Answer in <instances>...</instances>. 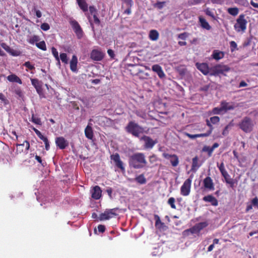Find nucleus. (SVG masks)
Segmentation results:
<instances>
[{"label": "nucleus", "mask_w": 258, "mask_h": 258, "mask_svg": "<svg viewBox=\"0 0 258 258\" xmlns=\"http://www.w3.org/2000/svg\"><path fill=\"white\" fill-rule=\"evenodd\" d=\"M147 162L143 153H137L130 157L128 160L129 166L134 169L144 168Z\"/></svg>", "instance_id": "f257e3e1"}, {"label": "nucleus", "mask_w": 258, "mask_h": 258, "mask_svg": "<svg viewBox=\"0 0 258 258\" xmlns=\"http://www.w3.org/2000/svg\"><path fill=\"white\" fill-rule=\"evenodd\" d=\"M126 131L135 137H139L140 135L144 133V128L134 121H130L125 127Z\"/></svg>", "instance_id": "f03ea898"}, {"label": "nucleus", "mask_w": 258, "mask_h": 258, "mask_svg": "<svg viewBox=\"0 0 258 258\" xmlns=\"http://www.w3.org/2000/svg\"><path fill=\"white\" fill-rule=\"evenodd\" d=\"M238 126L244 133H250L252 131L253 127L252 120L249 117H244L239 123Z\"/></svg>", "instance_id": "7ed1b4c3"}, {"label": "nucleus", "mask_w": 258, "mask_h": 258, "mask_svg": "<svg viewBox=\"0 0 258 258\" xmlns=\"http://www.w3.org/2000/svg\"><path fill=\"white\" fill-rule=\"evenodd\" d=\"M247 21L245 19V15L241 14L236 20V23L234 26L235 30L239 32H244L246 29Z\"/></svg>", "instance_id": "20e7f679"}, {"label": "nucleus", "mask_w": 258, "mask_h": 258, "mask_svg": "<svg viewBox=\"0 0 258 258\" xmlns=\"http://www.w3.org/2000/svg\"><path fill=\"white\" fill-rule=\"evenodd\" d=\"M117 210L118 208L106 209L103 213H102L99 215V220H107L116 217L117 215V213H116V211Z\"/></svg>", "instance_id": "39448f33"}, {"label": "nucleus", "mask_w": 258, "mask_h": 258, "mask_svg": "<svg viewBox=\"0 0 258 258\" xmlns=\"http://www.w3.org/2000/svg\"><path fill=\"white\" fill-rule=\"evenodd\" d=\"M229 70L230 68L227 66L218 64L210 69V75L217 76L219 74H223Z\"/></svg>", "instance_id": "423d86ee"}, {"label": "nucleus", "mask_w": 258, "mask_h": 258, "mask_svg": "<svg viewBox=\"0 0 258 258\" xmlns=\"http://www.w3.org/2000/svg\"><path fill=\"white\" fill-rule=\"evenodd\" d=\"M105 53L99 49H93L90 53V58L94 61L102 60L105 56Z\"/></svg>", "instance_id": "0eeeda50"}, {"label": "nucleus", "mask_w": 258, "mask_h": 258, "mask_svg": "<svg viewBox=\"0 0 258 258\" xmlns=\"http://www.w3.org/2000/svg\"><path fill=\"white\" fill-rule=\"evenodd\" d=\"M206 124L210 127V130L206 133L200 134H195V135H190L189 134L187 133V136L189 137L190 139H194L198 137H208L211 135L213 130V127L212 125L211 124L210 121L207 119H206Z\"/></svg>", "instance_id": "6e6552de"}, {"label": "nucleus", "mask_w": 258, "mask_h": 258, "mask_svg": "<svg viewBox=\"0 0 258 258\" xmlns=\"http://www.w3.org/2000/svg\"><path fill=\"white\" fill-rule=\"evenodd\" d=\"M191 180L189 178L187 179L184 182L180 188V193L184 196H187L189 194L190 191Z\"/></svg>", "instance_id": "1a4fd4ad"}, {"label": "nucleus", "mask_w": 258, "mask_h": 258, "mask_svg": "<svg viewBox=\"0 0 258 258\" xmlns=\"http://www.w3.org/2000/svg\"><path fill=\"white\" fill-rule=\"evenodd\" d=\"M110 158L115 163V166L119 168L121 171H124L125 168L123 166L122 161L120 160V156L118 153H116L110 156Z\"/></svg>", "instance_id": "9d476101"}, {"label": "nucleus", "mask_w": 258, "mask_h": 258, "mask_svg": "<svg viewBox=\"0 0 258 258\" xmlns=\"http://www.w3.org/2000/svg\"><path fill=\"white\" fill-rule=\"evenodd\" d=\"M70 24L71 25L78 38L79 39L82 38L83 36V32L78 22L74 20L70 21Z\"/></svg>", "instance_id": "9b49d317"}, {"label": "nucleus", "mask_w": 258, "mask_h": 258, "mask_svg": "<svg viewBox=\"0 0 258 258\" xmlns=\"http://www.w3.org/2000/svg\"><path fill=\"white\" fill-rule=\"evenodd\" d=\"M140 140L144 141V148L146 149H152L157 143L156 141H154L150 137L147 136H143Z\"/></svg>", "instance_id": "f8f14e48"}, {"label": "nucleus", "mask_w": 258, "mask_h": 258, "mask_svg": "<svg viewBox=\"0 0 258 258\" xmlns=\"http://www.w3.org/2000/svg\"><path fill=\"white\" fill-rule=\"evenodd\" d=\"M196 66L204 75H207L209 73L210 74V70L207 63L197 62Z\"/></svg>", "instance_id": "ddd939ff"}, {"label": "nucleus", "mask_w": 258, "mask_h": 258, "mask_svg": "<svg viewBox=\"0 0 258 258\" xmlns=\"http://www.w3.org/2000/svg\"><path fill=\"white\" fill-rule=\"evenodd\" d=\"M221 106H222V109H223L225 112L229 110H234L236 107L235 105V103L233 102H227L226 101H222Z\"/></svg>", "instance_id": "4468645a"}, {"label": "nucleus", "mask_w": 258, "mask_h": 258, "mask_svg": "<svg viewBox=\"0 0 258 258\" xmlns=\"http://www.w3.org/2000/svg\"><path fill=\"white\" fill-rule=\"evenodd\" d=\"M55 143L60 149H64L68 146V142L62 137L56 138L55 139Z\"/></svg>", "instance_id": "2eb2a0df"}, {"label": "nucleus", "mask_w": 258, "mask_h": 258, "mask_svg": "<svg viewBox=\"0 0 258 258\" xmlns=\"http://www.w3.org/2000/svg\"><path fill=\"white\" fill-rule=\"evenodd\" d=\"M219 146V144L218 143H215L211 147L206 145L204 146L202 151L203 152L207 153L209 157H211L214 149L218 148Z\"/></svg>", "instance_id": "dca6fc26"}, {"label": "nucleus", "mask_w": 258, "mask_h": 258, "mask_svg": "<svg viewBox=\"0 0 258 258\" xmlns=\"http://www.w3.org/2000/svg\"><path fill=\"white\" fill-rule=\"evenodd\" d=\"M102 195V190L98 185H96L91 190V197L95 200H99Z\"/></svg>", "instance_id": "f3484780"}, {"label": "nucleus", "mask_w": 258, "mask_h": 258, "mask_svg": "<svg viewBox=\"0 0 258 258\" xmlns=\"http://www.w3.org/2000/svg\"><path fill=\"white\" fill-rule=\"evenodd\" d=\"M163 156L165 159L169 160L173 166H176L177 165V156L175 155H171L164 153L163 154Z\"/></svg>", "instance_id": "a211bd4d"}, {"label": "nucleus", "mask_w": 258, "mask_h": 258, "mask_svg": "<svg viewBox=\"0 0 258 258\" xmlns=\"http://www.w3.org/2000/svg\"><path fill=\"white\" fill-rule=\"evenodd\" d=\"M204 186L205 188L210 190L214 189V185L212 178L209 177H206L203 180Z\"/></svg>", "instance_id": "6ab92c4d"}, {"label": "nucleus", "mask_w": 258, "mask_h": 258, "mask_svg": "<svg viewBox=\"0 0 258 258\" xmlns=\"http://www.w3.org/2000/svg\"><path fill=\"white\" fill-rule=\"evenodd\" d=\"M203 200L204 201L206 202H209L211 204V205L213 206H217L218 205V201L216 199V198H215L212 195H209L206 196H205Z\"/></svg>", "instance_id": "aec40b11"}, {"label": "nucleus", "mask_w": 258, "mask_h": 258, "mask_svg": "<svg viewBox=\"0 0 258 258\" xmlns=\"http://www.w3.org/2000/svg\"><path fill=\"white\" fill-rule=\"evenodd\" d=\"M153 71L156 72L159 78H163L165 77V74L162 69V68L159 64H154L152 66Z\"/></svg>", "instance_id": "412c9836"}, {"label": "nucleus", "mask_w": 258, "mask_h": 258, "mask_svg": "<svg viewBox=\"0 0 258 258\" xmlns=\"http://www.w3.org/2000/svg\"><path fill=\"white\" fill-rule=\"evenodd\" d=\"M77 57L75 55H74L70 61V69L72 72H75L77 71Z\"/></svg>", "instance_id": "4be33fe9"}, {"label": "nucleus", "mask_w": 258, "mask_h": 258, "mask_svg": "<svg viewBox=\"0 0 258 258\" xmlns=\"http://www.w3.org/2000/svg\"><path fill=\"white\" fill-rule=\"evenodd\" d=\"M212 57L217 60H218L220 59H222L224 56V53L223 51L218 50H214L213 51V53L212 54Z\"/></svg>", "instance_id": "5701e85b"}, {"label": "nucleus", "mask_w": 258, "mask_h": 258, "mask_svg": "<svg viewBox=\"0 0 258 258\" xmlns=\"http://www.w3.org/2000/svg\"><path fill=\"white\" fill-rule=\"evenodd\" d=\"M85 135L87 138L92 140L93 138V132L91 126L88 125L85 129Z\"/></svg>", "instance_id": "b1692460"}, {"label": "nucleus", "mask_w": 258, "mask_h": 258, "mask_svg": "<svg viewBox=\"0 0 258 258\" xmlns=\"http://www.w3.org/2000/svg\"><path fill=\"white\" fill-rule=\"evenodd\" d=\"M159 34L156 30H151L149 32V37L152 41H156L158 39Z\"/></svg>", "instance_id": "393cba45"}, {"label": "nucleus", "mask_w": 258, "mask_h": 258, "mask_svg": "<svg viewBox=\"0 0 258 258\" xmlns=\"http://www.w3.org/2000/svg\"><path fill=\"white\" fill-rule=\"evenodd\" d=\"M7 79L11 82H16L19 84H22V82L20 78L15 74H11L8 76Z\"/></svg>", "instance_id": "a878e982"}, {"label": "nucleus", "mask_w": 258, "mask_h": 258, "mask_svg": "<svg viewBox=\"0 0 258 258\" xmlns=\"http://www.w3.org/2000/svg\"><path fill=\"white\" fill-rule=\"evenodd\" d=\"M198 157L196 156L192 159V165L191 170L192 171L196 172L198 169L200 167V165L198 163Z\"/></svg>", "instance_id": "bb28decb"}, {"label": "nucleus", "mask_w": 258, "mask_h": 258, "mask_svg": "<svg viewBox=\"0 0 258 258\" xmlns=\"http://www.w3.org/2000/svg\"><path fill=\"white\" fill-rule=\"evenodd\" d=\"M222 176L224 178L226 183L229 184L231 188H233L235 182L234 179L230 178V176L229 175V174L228 173L226 175H224Z\"/></svg>", "instance_id": "cd10ccee"}, {"label": "nucleus", "mask_w": 258, "mask_h": 258, "mask_svg": "<svg viewBox=\"0 0 258 258\" xmlns=\"http://www.w3.org/2000/svg\"><path fill=\"white\" fill-rule=\"evenodd\" d=\"M199 21L202 28L209 30L211 29V26L209 25L208 22L203 18L200 17Z\"/></svg>", "instance_id": "c85d7f7f"}, {"label": "nucleus", "mask_w": 258, "mask_h": 258, "mask_svg": "<svg viewBox=\"0 0 258 258\" xmlns=\"http://www.w3.org/2000/svg\"><path fill=\"white\" fill-rule=\"evenodd\" d=\"M80 9L83 12H87L88 9V5L85 0H77Z\"/></svg>", "instance_id": "c756f323"}, {"label": "nucleus", "mask_w": 258, "mask_h": 258, "mask_svg": "<svg viewBox=\"0 0 258 258\" xmlns=\"http://www.w3.org/2000/svg\"><path fill=\"white\" fill-rule=\"evenodd\" d=\"M135 180L137 182L140 184H145L147 182V180L143 174H140L136 177Z\"/></svg>", "instance_id": "7c9ffc66"}, {"label": "nucleus", "mask_w": 258, "mask_h": 258, "mask_svg": "<svg viewBox=\"0 0 258 258\" xmlns=\"http://www.w3.org/2000/svg\"><path fill=\"white\" fill-rule=\"evenodd\" d=\"M217 166L222 176L228 174V172L225 168L224 164L223 162H221L220 164L217 163Z\"/></svg>", "instance_id": "2f4dec72"}, {"label": "nucleus", "mask_w": 258, "mask_h": 258, "mask_svg": "<svg viewBox=\"0 0 258 258\" xmlns=\"http://www.w3.org/2000/svg\"><path fill=\"white\" fill-rule=\"evenodd\" d=\"M208 224L207 222H200L195 225V226H196V228L198 229L199 232H200V231L204 228L208 226Z\"/></svg>", "instance_id": "473e14b6"}, {"label": "nucleus", "mask_w": 258, "mask_h": 258, "mask_svg": "<svg viewBox=\"0 0 258 258\" xmlns=\"http://www.w3.org/2000/svg\"><path fill=\"white\" fill-rule=\"evenodd\" d=\"M39 40L40 38L38 36L34 35L28 39V42L31 44H34L35 43H37Z\"/></svg>", "instance_id": "72a5a7b5"}, {"label": "nucleus", "mask_w": 258, "mask_h": 258, "mask_svg": "<svg viewBox=\"0 0 258 258\" xmlns=\"http://www.w3.org/2000/svg\"><path fill=\"white\" fill-rule=\"evenodd\" d=\"M31 121L36 124L42 125L40 118L35 115L34 114L32 115Z\"/></svg>", "instance_id": "f704fd0d"}, {"label": "nucleus", "mask_w": 258, "mask_h": 258, "mask_svg": "<svg viewBox=\"0 0 258 258\" xmlns=\"http://www.w3.org/2000/svg\"><path fill=\"white\" fill-rule=\"evenodd\" d=\"M228 13L233 16H235L238 15L239 10L237 8H229L227 10Z\"/></svg>", "instance_id": "c9c22d12"}, {"label": "nucleus", "mask_w": 258, "mask_h": 258, "mask_svg": "<svg viewBox=\"0 0 258 258\" xmlns=\"http://www.w3.org/2000/svg\"><path fill=\"white\" fill-rule=\"evenodd\" d=\"M31 81L35 89L42 86V82L37 79H31Z\"/></svg>", "instance_id": "e433bc0d"}, {"label": "nucleus", "mask_w": 258, "mask_h": 258, "mask_svg": "<svg viewBox=\"0 0 258 258\" xmlns=\"http://www.w3.org/2000/svg\"><path fill=\"white\" fill-rule=\"evenodd\" d=\"M36 46L40 49L45 51L47 49L46 44L44 41H41L36 43Z\"/></svg>", "instance_id": "4c0bfd02"}, {"label": "nucleus", "mask_w": 258, "mask_h": 258, "mask_svg": "<svg viewBox=\"0 0 258 258\" xmlns=\"http://www.w3.org/2000/svg\"><path fill=\"white\" fill-rule=\"evenodd\" d=\"M208 120L210 121L211 125L212 123L213 124H215L218 123L220 121V118L217 116H214L210 117V120Z\"/></svg>", "instance_id": "58836bf2"}, {"label": "nucleus", "mask_w": 258, "mask_h": 258, "mask_svg": "<svg viewBox=\"0 0 258 258\" xmlns=\"http://www.w3.org/2000/svg\"><path fill=\"white\" fill-rule=\"evenodd\" d=\"M40 139L44 142L45 148L46 150H47V151L49 150V148H50V146H49L48 140L47 138V137H44L43 136L42 138H40Z\"/></svg>", "instance_id": "ea45409f"}, {"label": "nucleus", "mask_w": 258, "mask_h": 258, "mask_svg": "<svg viewBox=\"0 0 258 258\" xmlns=\"http://www.w3.org/2000/svg\"><path fill=\"white\" fill-rule=\"evenodd\" d=\"M59 56L62 62L64 63L65 64H67L68 63V59L66 53H61L60 54Z\"/></svg>", "instance_id": "a19ab883"}, {"label": "nucleus", "mask_w": 258, "mask_h": 258, "mask_svg": "<svg viewBox=\"0 0 258 258\" xmlns=\"http://www.w3.org/2000/svg\"><path fill=\"white\" fill-rule=\"evenodd\" d=\"M186 232H190L191 234H199L200 232L198 231V229L196 228V226L194 225L189 229L185 231Z\"/></svg>", "instance_id": "79ce46f5"}, {"label": "nucleus", "mask_w": 258, "mask_h": 258, "mask_svg": "<svg viewBox=\"0 0 258 258\" xmlns=\"http://www.w3.org/2000/svg\"><path fill=\"white\" fill-rule=\"evenodd\" d=\"M205 13L207 15L211 17L213 20H216L217 18L215 17L214 13L212 12L209 9H207L205 10Z\"/></svg>", "instance_id": "37998d69"}, {"label": "nucleus", "mask_w": 258, "mask_h": 258, "mask_svg": "<svg viewBox=\"0 0 258 258\" xmlns=\"http://www.w3.org/2000/svg\"><path fill=\"white\" fill-rule=\"evenodd\" d=\"M51 51H52V53L54 57L55 58V59L57 61H59V56H58V53L57 49L55 48H54V47H52L51 48Z\"/></svg>", "instance_id": "c03bdc74"}, {"label": "nucleus", "mask_w": 258, "mask_h": 258, "mask_svg": "<svg viewBox=\"0 0 258 258\" xmlns=\"http://www.w3.org/2000/svg\"><path fill=\"white\" fill-rule=\"evenodd\" d=\"M230 50L231 52H233L235 49H238L236 43L234 41L230 42Z\"/></svg>", "instance_id": "a18cd8bd"}, {"label": "nucleus", "mask_w": 258, "mask_h": 258, "mask_svg": "<svg viewBox=\"0 0 258 258\" xmlns=\"http://www.w3.org/2000/svg\"><path fill=\"white\" fill-rule=\"evenodd\" d=\"M37 93L39 94L40 98L44 97V94L43 91L42 86L35 89Z\"/></svg>", "instance_id": "49530a36"}, {"label": "nucleus", "mask_w": 258, "mask_h": 258, "mask_svg": "<svg viewBox=\"0 0 258 258\" xmlns=\"http://www.w3.org/2000/svg\"><path fill=\"white\" fill-rule=\"evenodd\" d=\"M223 111V109H222V106L220 108L219 107H215L213 109L212 112L214 114H220L221 112Z\"/></svg>", "instance_id": "de8ad7c7"}, {"label": "nucleus", "mask_w": 258, "mask_h": 258, "mask_svg": "<svg viewBox=\"0 0 258 258\" xmlns=\"http://www.w3.org/2000/svg\"><path fill=\"white\" fill-rule=\"evenodd\" d=\"M24 146V143L20 144H17L16 152L18 153H21L23 151V147Z\"/></svg>", "instance_id": "09e8293b"}, {"label": "nucleus", "mask_w": 258, "mask_h": 258, "mask_svg": "<svg viewBox=\"0 0 258 258\" xmlns=\"http://www.w3.org/2000/svg\"><path fill=\"white\" fill-rule=\"evenodd\" d=\"M175 199L174 198H170L168 199V203L171 206V207L173 209H176L175 205L174 204Z\"/></svg>", "instance_id": "8fccbe9b"}, {"label": "nucleus", "mask_w": 258, "mask_h": 258, "mask_svg": "<svg viewBox=\"0 0 258 258\" xmlns=\"http://www.w3.org/2000/svg\"><path fill=\"white\" fill-rule=\"evenodd\" d=\"M23 66L29 69L30 70H33L35 69V67L34 65L31 64L30 61H26L24 64Z\"/></svg>", "instance_id": "3c124183"}, {"label": "nucleus", "mask_w": 258, "mask_h": 258, "mask_svg": "<svg viewBox=\"0 0 258 258\" xmlns=\"http://www.w3.org/2000/svg\"><path fill=\"white\" fill-rule=\"evenodd\" d=\"M14 92L15 93V94H16L19 97H22L23 96L22 91L21 89L19 88H16L14 90Z\"/></svg>", "instance_id": "603ef678"}, {"label": "nucleus", "mask_w": 258, "mask_h": 258, "mask_svg": "<svg viewBox=\"0 0 258 258\" xmlns=\"http://www.w3.org/2000/svg\"><path fill=\"white\" fill-rule=\"evenodd\" d=\"M40 28L43 31H46L50 29V26L48 23H43L41 25Z\"/></svg>", "instance_id": "864d4df0"}, {"label": "nucleus", "mask_w": 258, "mask_h": 258, "mask_svg": "<svg viewBox=\"0 0 258 258\" xmlns=\"http://www.w3.org/2000/svg\"><path fill=\"white\" fill-rule=\"evenodd\" d=\"M251 205L258 209V198L256 197L251 200Z\"/></svg>", "instance_id": "5fc2aeb1"}, {"label": "nucleus", "mask_w": 258, "mask_h": 258, "mask_svg": "<svg viewBox=\"0 0 258 258\" xmlns=\"http://www.w3.org/2000/svg\"><path fill=\"white\" fill-rule=\"evenodd\" d=\"M165 2H157L156 3L154 6L158 8V9H161L163 8L164 5H165Z\"/></svg>", "instance_id": "6e6d98bb"}, {"label": "nucleus", "mask_w": 258, "mask_h": 258, "mask_svg": "<svg viewBox=\"0 0 258 258\" xmlns=\"http://www.w3.org/2000/svg\"><path fill=\"white\" fill-rule=\"evenodd\" d=\"M35 159L39 163H40L43 166H44L46 164V163L45 162H43L42 160L41 159V158L38 155H35Z\"/></svg>", "instance_id": "4d7b16f0"}, {"label": "nucleus", "mask_w": 258, "mask_h": 258, "mask_svg": "<svg viewBox=\"0 0 258 258\" xmlns=\"http://www.w3.org/2000/svg\"><path fill=\"white\" fill-rule=\"evenodd\" d=\"M106 229L105 226L103 225L100 224L98 226V231L100 233H103Z\"/></svg>", "instance_id": "13d9d810"}, {"label": "nucleus", "mask_w": 258, "mask_h": 258, "mask_svg": "<svg viewBox=\"0 0 258 258\" xmlns=\"http://www.w3.org/2000/svg\"><path fill=\"white\" fill-rule=\"evenodd\" d=\"M121 1L124 3L126 6L132 7L133 2L132 0H121Z\"/></svg>", "instance_id": "bf43d9fd"}, {"label": "nucleus", "mask_w": 258, "mask_h": 258, "mask_svg": "<svg viewBox=\"0 0 258 258\" xmlns=\"http://www.w3.org/2000/svg\"><path fill=\"white\" fill-rule=\"evenodd\" d=\"M32 128L40 139L43 136V135H42L41 133L34 127H32Z\"/></svg>", "instance_id": "052dcab7"}, {"label": "nucleus", "mask_w": 258, "mask_h": 258, "mask_svg": "<svg viewBox=\"0 0 258 258\" xmlns=\"http://www.w3.org/2000/svg\"><path fill=\"white\" fill-rule=\"evenodd\" d=\"M93 18H94V23L96 25H99L100 24V21L99 19L97 17L96 14H94L93 15Z\"/></svg>", "instance_id": "680f3d73"}, {"label": "nucleus", "mask_w": 258, "mask_h": 258, "mask_svg": "<svg viewBox=\"0 0 258 258\" xmlns=\"http://www.w3.org/2000/svg\"><path fill=\"white\" fill-rule=\"evenodd\" d=\"M155 219L156 220V222H155L156 226H157L158 225V224H163L160 220V217L158 215H155Z\"/></svg>", "instance_id": "e2e57ef3"}, {"label": "nucleus", "mask_w": 258, "mask_h": 258, "mask_svg": "<svg viewBox=\"0 0 258 258\" xmlns=\"http://www.w3.org/2000/svg\"><path fill=\"white\" fill-rule=\"evenodd\" d=\"M107 53L109 55V56L111 58H114V57H115V54H114V51L113 50L111 49H108L107 50Z\"/></svg>", "instance_id": "0e129e2a"}, {"label": "nucleus", "mask_w": 258, "mask_h": 258, "mask_svg": "<svg viewBox=\"0 0 258 258\" xmlns=\"http://www.w3.org/2000/svg\"><path fill=\"white\" fill-rule=\"evenodd\" d=\"M89 11L92 15L96 14L97 10L94 6L89 7Z\"/></svg>", "instance_id": "69168bd1"}, {"label": "nucleus", "mask_w": 258, "mask_h": 258, "mask_svg": "<svg viewBox=\"0 0 258 258\" xmlns=\"http://www.w3.org/2000/svg\"><path fill=\"white\" fill-rule=\"evenodd\" d=\"M106 192L108 194L109 197L110 198H112V189L111 187H108L106 190Z\"/></svg>", "instance_id": "338daca9"}, {"label": "nucleus", "mask_w": 258, "mask_h": 258, "mask_svg": "<svg viewBox=\"0 0 258 258\" xmlns=\"http://www.w3.org/2000/svg\"><path fill=\"white\" fill-rule=\"evenodd\" d=\"M230 126V125L228 124L227 125H226L224 129L223 130V131L222 132V134L225 136V135H226L228 134V129H229V127Z\"/></svg>", "instance_id": "774afa93"}]
</instances>
